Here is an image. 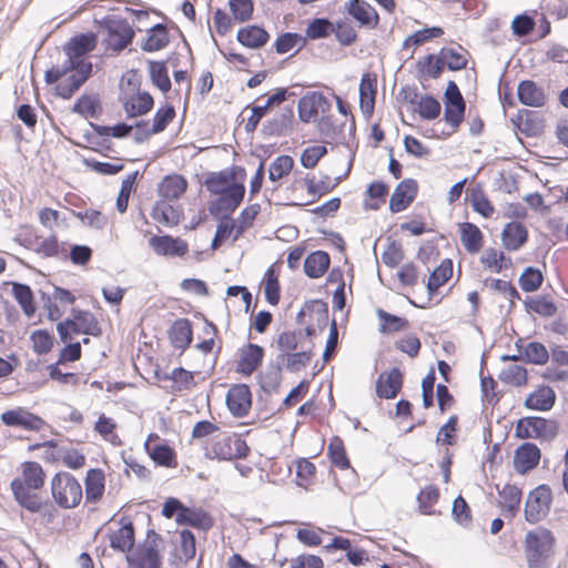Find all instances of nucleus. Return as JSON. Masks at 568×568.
<instances>
[{"instance_id": "1", "label": "nucleus", "mask_w": 568, "mask_h": 568, "mask_svg": "<svg viewBox=\"0 0 568 568\" xmlns=\"http://www.w3.org/2000/svg\"><path fill=\"white\" fill-rule=\"evenodd\" d=\"M44 483L45 473L42 466L38 462H23L21 476L13 478L10 484L16 503L29 513L51 515L54 510L52 503L38 493Z\"/></svg>"}, {"instance_id": "2", "label": "nucleus", "mask_w": 568, "mask_h": 568, "mask_svg": "<svg viewBox=\"0 0 568 568\" xmlns=\"http://www.w3.org/2000/svg\"><path fill=\"white\" fill-rule=\"evenodd\" d=\"M528 568H551L556 552V538L551 530L537 527L529 530L524 540Z\"/></svg>"}, {"instance_id": "3", "label": "nucleus", "mask_w": 568, "mask_h": 568, "mask_svg": "<svg viewBox=\"0 0 568 568\" xmlns=\"http://www.w3.org/2000/svg\"><path fill=\"white\" fill-rule=\"evenodd\" d=\"M100 29L105 31L103 43L115 53L123 51L134 39L135 32L125 18L109 14L100 21Z\"/></svg>"}, {"instance_id": "4", "label": "nucleus", "mask_w": 568, "mask_h": 568, "mask_svg": "<svg viewBox=\"0 0 568 568\" xmlns=\"http://www.w3.org/2000/svg\"><path fill=\"white\" fill-rule=\"evenodd\" d=\"M559 434V423L541 416L520 418L515 428V435L521 439L535 438L541 443H551Z\"/></svg>"}, {"instance_id": "5", "label": "nucleus", "mask_w": 568, "mask_h": 568, "mask_svg": "<svg viewBox=\"0 0 568 568\" xmlns=\"http://www.w3.org/2000/svg\"><path fill=\"white\" fill-rule=\"evenodd\" d=\"M250 447L241 435H222L214 439L205 450V457L217 460L244 459L250 454Z\"/></svg>"}, {"instance_id": "6", "label": "nucleus", "mask_w": 568, "mask_h": 568, "mask_svg": "<svg viewBox=\"0 0 568 568\" xmlns=\"http://www.w3.org/2000/svg\"><path fill=\"white\" fill-rule=\"evenodd\" d=\"M54 501L64 509L77 507L82 499L80 483L69 473H57L51 480Z\"/></svg>"}, {"instance_id": "7", "label": "nucleus", "mask_w": 568, "mask_h": 568, "mask_svg": "<svg viewBox=\"0 0 568 568\" xmlns=\"http://www.w3.org/2000/svg\"><path fill=\"white\" fill-rule=\"evenodd\" d=\"M217 197L209 203V212L216 220H229L243 202L244 184H232L227 190L216 194Z\"/></svg>"}, {"instance_id": "8", "label": "nucleus", "mask_w": 568, "mask_h": 568, "mask_svg": "<svg viewBox=\"0 0 568 568\" xmlns=\"http://www.w3.org/2000/svg\"><path fill=\"white\" fill-rule=\"evenodd\" d=\"M551 489L542 484L532 489L526 499L525 519L529 524H537L545 518L551 505Z\"/></svg>"}, {"instance_id": "9", "label": "nucleus", "mask_w": 568, "mask_h": 568, "mask_svg": "<svg viewBox=\"0 0 568 568\" xmlns=\"http://www.w3.org/2000/svg\"><path fill=\"white\" fill-rule=\"evenodd\" d=\"M293 129L294 110L291 104L282 108L272 119L265 121L261 132L264 136H286Z\"/></svg>"}, {"instance_id": "10", "label": "nucleus", "mask_w": 568, "mask_h": 568, "mask_svg": "<svg viewBox=\"0 0 568 568\" xmlns=\"http://www.w3.org/2000/svg\"><path fill=\"white\" fill-rule=\"evenodd\" d=\"M541 450L530 442L519 445L514 453V469L519 475H526L534 470L540 463Z\"/></svg>"}, {"instance_id": "11", "label": "nucleus", "mask_w": 568, "mask_h": 568, "mask_svg": "<svg viewBox=\"0 0 568 568\" xmlns=\"http://www.w3.org/2000/svg\"><path fill=\"white\" fill-rule=\"evenodd\" d=\"M511 123L526 136L536 138L541 135L545 129V119L538 111L520 109L511 118Z\"/></svg>"}, {"instance_id": "12", "label": "nucleus", "mask_w": 568, "mask_h": 568, "mask_svg": "<svg viewBox=\"0 0 568 568\" xmlns=\"http://www.w3.org/2000/svg\"><path fill=\"white\" fill-rule=\"evenodd\" d=\"M226 406L234 417L246 416L252 406L250 387L246 384L233 385L226 394Z\"/></svg>"}, {"instance_id": "13", "label": "nucleus", "mask_w": 568, "mask_h": 568, "mask_svg": "<svg viewBox=\"0 0 568 568\" xmlns=\"http://www.w3.org/2000/svg\"><path fill=\"white\" fill-rule=\"evenodd\" d=\"M418 193V183L414 179H405L397 184L390 200L389 210L392 213L405 211L416 199Z\"/></svg>"}, {"instance_id": "14", "label": "nucleus", "mask_w": 568, "mask_h": 568, "mask_svg": "<svg viewBox=\"0 0 568 568\" xmlns=\"http://www.w3.org/2000/svg\"><path fill=\"white\" fill-rule=\"evenodd\" d=\"M265 351L262 346L248 343L240 349V359L235 372L245 376L252 375L262 364Z\"/></svg>"}, {"instance_id": "15", "label": "nucleus", "mask_w": 568, "mask_h": 568, "mask_svg": "<svg viewBox=\"0 0 568 568\" xmlns=\"http://www.w3.org/2000/svg\"><path fill=\"white\" fill-rule=\"evenodd\" d=\"M403 387V374L398 367L388 373H382L376 381V395L379 398L392 399L397 397Z\"/></svg>"}, {"instance_id": "16", "label": "nucleus", "mask_w": 568, "mask_h": 568, "mask_svg": "<svg viewBox=\"0 0 568 568\" xmlns=\"http://www.w3.org/2000/svg\"><path fill=\"white\" fill-rule=\"evenodd\" d=\"M97 47V36L93 32L80 33L72 37L64 45L67 57L78 61H88L87 55Z\"/></svg>"}, {"instance_id": "17", "label": "nucleus", "mask_w": 568, "mask_h": 568, "mask_svg": "<svg viewBox=\"0 0 568 568\" xmlns=\"http://www.w3.org/2000/svg\"><path fill=\"white\" fill-rule=\"evenodd\" d=\"M149 244L158 255L181 257L189 251V245L184 240L171 235H154L150 237Z\"/></svg>"}, {"instance_id": "18", "label": "nucleus", "mask_w": 568, "mask_h": 568, "mask_svg": "<svg viewBox=\"0 0 568 568\" xmlns=\"http://www.w3.org/2000/svg\"><path fill=\"white\" fill-rule=\"evenodd\" d=\"M496 489L501 500L498 506L503 508V514L508 519H514L520 508L523 491L519 487L511 484H506L501 489L496 485Z\"/></svg>"}, {"instance_id": "19", "label": "nucleus", "mask_w": 568, "mask_h": 568, "mask_svg": "<svg viewBox=\"0 0 568 568\" xmlns=\"http://www.w3.org/2000/svg\"><path fill=\"white\" fill-rule=\"evenodd\" d=\"M517 97L521 104L541 108L547 102L545 90L532 80H523L517 88Z\"/></svg>"}, {"instance_id": "20", "label": "nucleus", "mask_w": 568, "mask_h": 568, "mask_svg": "<svg viewBox=\"0 0 568 568\" xmlns=\"http://www.w3.org/2000/svg\"><path fill=\"white\" fill-rule=\"evenodd\" d=\"M121 528L110 535V547L121 552H129L135 545L133 523L126 517L120 520Z\"/></svg>"}, {"instance_id": "21", "label": "nucleus", "mask_w": 568, "mask_h": 568, "mask_svg": "<svg viewBox=\"0 0 568 568\" xmlns=\"http://www.w3.org/2000/svg\"><path fill=\"white\" fill-rule=\"evenodd\" d=\"M176 523L203 531H209L214 526V519L207 511L187 506H185L182 514H178Z\"/></svg>"}, {"instance_id": "22", "label": "nucleus", "mask_w": 568, "mask_h": 568, "mask_svg": "<svg viewBox=\"0 0 568 568\" xmlns=\"http://www.w3.org/2000/svg\"><path fill=\"white\" fill-rule=\"evenodd\" d=\"M235 170H240L244 173V169L236 166H233L231 170L207 173L204 180L206 190L215 195L227 190L232 184H242L241 182H235Z\"/></svg>"}, {"instance_id": "23", "label": "nucleus", "mask_w": 568, "mask_h": 568, "mask_svg": "<svg viewBox=\"0 0 568 568\" xmlns=\"http://www.w3.org/2000/svg\"><path fill=\"white\" fill-rule=\"evenodd\" d=\"M347 12L361 26L374 29L378 24L379 17L377 11L364 0H351L347 6Z\"/></svg>"}, {"instance_id": "24", "label": "nucleus", "mask_w": 568, "mask_h": 568, "mask_svg": "<svg viewBox=\"0 0 568 568\" xmlns=\"http://www.w3.org/2000/svg\"><path fill=\"white\" fill-rule=\"evenodd\" d=\"M92 68V62H88V64L84 65L83 71L72 73L65 79V81L58 83L55 87V94L63 100L71 99L81 85L91 77Z\"/></svg>"}, {"instance_id": "25", "label": "nucleus", "mask_w": 568, "mask_h": 568, "mask_svg": "<svg viewBox=\"0 0 568 568\" xmlns=\"http://www.w3.org/2000/svg\"><path fill=\"white\" fill-rule=\"evenodd\" d=\"M503 245L508 251H518L528 241V231L523 223L509 222L501 232Z\"/></svg>"}, {"instance_id": "26", "label": "nucleus", "mask_w": 568, "mask_h": 568, "mask_svg": "<svg viewBox=\"0 0 568 568\" xmlns=\"http://www.w3.org/2000/svg\"><path fill=\"white\" fill-rule=\"evenodd\" d=\"M153 437V435H149L148 440L145 442L144 446L145 449L151 457V459L159 466L173 468L178 466L176 463V453L175 450L169 446L165 442L155 444L154 446L150 445V439ZM155 438H158V435H154Z\"/></svg>"}, {"instance_id": "27", "label": "nucleus", "mask_w": 568, "mask_h": 568, "mask_svg": "<svg viewBox=\"0 0 568 568\" xmlns=\"http://www.w3.org/2000/svg\"><path fill=\"white\" fill-rule=\"evenodd\" d=\"M236 40L250 49L263 48L270 40V33L257 24H250L237 31Z\"/></svg>"}, {"instance_id": "28", "label": "nucleus", "mask_w": 568, "mask_h": 568, "mask_svg": "<svg viewBox=\"0 0 568 568\" xmlns=\"http://www.w3.org/2000/svg\"><path fill=\"white\" fill-rule=\"evenodd\" d=\"M169 338L173 347L185 351L193 339L192 323L187 318L176 320L170 327Z\"/></svg>"}, {"instance_id": "29", "label": "nucleus", "mask_w": 568, "mask_h": 568, "mask_svg": "<svg viewBox=\"0 0 568 568\" xmlns=\"http://www.w3.org/2000/svg\"><path fill=\"white\" fill-rule=\"evenodd\" d=\"M556 403V393L549 386H540L530 393L524 402L528 409L548 412Z\"/></svg>"}, {"instance_id": "30", "label": "nucleus", "mask_w": 568, "mask_h": 568, "mask_svg": "<svg viewBox=\"0 0 568 568\" xmlns=\"http://www.w3.org/2000/svg\"><path fill=\"white\" fill-rule=\"evenodd\" d=\"M154 106L153 97L146 92H138L123 102V109L128 119H133L148 114Z\"/></svg>"}, {"instance_id": "31", "label": "nucleus", "mask_w": 568, "mask_h": 568, "mask_svg": "<svg viewBox=\"0 0 568 568\" xmlns=\"http://www.w3.org/2000/svg\"><path fill=\"white\" fill-rule=\"evenodd\" d=\"M170 43V34L166 24L156 23L148 30V37L141 44L145 52H155L166 48Z\"/></svg>"}, {"instance_id": "32", "label": "nucleus", "mask_w": 568, "mask_h": 568, "mask_svg": "<svg viewBox=\"0 0 568 568\" xmlns=\"http://www.w3.org/2000/svg\"><path fill=\"white\" fill-rule=\"evenodd\" d=\"M331 264V256L325 251H315L308 254L304 261V272L310 278L323 276Z\"/></svg>"}, {"instance_id": "33", "label": "nucleus", "mask_w": 568, "mask_h": 568, "mask_svg": "<svg viewBox=\"0 0 568 568\" xmlns=\"http://www.w3.org/2000/svg\"><path fill=\"white\" fill-rule=\"evenodd\" d=\"M446 68L439 54H427L416 62V71L419 80L438 79Z\"/></svg>"}, {"instance_id": "34", "label": "nucleus", "mask_w": 568, "mask_h": 568, "mask_svg": "<svg viewBox=\"0 0 568 568\" xmlns=\"http://www.w3.org/2000/svg\"><path fill=\"white\" fill-rule=\"evenodd\" d=\"M104 473L99 468H91L85 477V498L89 503H98L104 493Z\"/></svg>"}, {"instance_id": "35", "label": "nucleus", "mask_w": 568, "mask_h": 568, "mask_svg": "<svg viewBox=\"0 0 568 568\" xmlns=\"http://www.w3.org/2000/svg\"><path fill=\"white\" fill-rule=\"evenodd\" d=\"M460 241L468 253L475 254L483 247L484 234L476 224L464 222L460 224Z\"/></svg>"}, {"instance_id": "36", "label": "nucleus", "mask_w": 568, "mask_h": 568, "mask_svg": "<svg viewBox=\"0 0 568 568\" xmlns=\"http://www.w3.org/2000/svg\"><path fill=\"white\" fill-rule=\"evenodd\" d=\"M187 189V181L180 174L168 175L159 185V194L165 200L180 199Z\"/></svg>"}, {"instance_id": "37", "label": "nucleus", "mask_w": 568, "mask_h": 568, "mask_svg": "<svg viewBox=\"0 0 568 568\" xmlns=\"http://www.w3.org/2000/svg\"><path fill=\"white\" fill-rule=\"evenodd\" d=\"M321 92L311 91L304 94L297 103L298 118L304 123L315 121L318 115V108L321 105L320 97Z\"/></svg>"}, {"instance_id": "38", "label": "nucleus", "mask_w": 568, "mask_h": 568, "mask_svg": "<svg viewBox=\"0 0 568 568\" xmlns=\"http://www.w3.org/2000/svg\"><path fill=\"white\" fill-rule=\"evenodd\" d=\"M72 112L84 119H99L102 114L101 101L98 97L82 94L73 104Z\"/></svg>"}, {"instance_id": "39", "label": "nucleus", "mask_w": 568, "mask_h": 568, "mask_svg": "<svg viewBox=\"0 0 568 568\" xmlns=\"http://www.w3.org/2000/svg\"><path fill=\"white\" fill-rule=\"evenodd\" d=\"M453 275V261L445 258L442 263L430 273L427 282V291L430 296L437 293L438 288L443 286Z\"/></svg>"}, {"instance_id": "40", "label": "nucleus", "mask_w": 568, "mask_h": 568, "mask_svg": "<svg viewBox=\"0 0 568 568\" xmlns=\"http://www.w3.org/2000/svg\"><path fill=\"white\" fill-rule=\"evenodd\" d=\"M12 294L23 313L31 317L37 311L34 294L31 287L23 283H12Z\"/></svg>"}, {"instance_id": "41", "label": "nucleus", "mask_w": 568, "mask_h": 568, "mask_svg": "<svg viewBox=\"0 0 568 568\" xmlns=\"http://www.w3.org/2000/svg\"><path fill=\"white\" fill-rule=\"evenodd\" d=\"M149 71L152 83L163 93L171 90V80L169 77L165 61H149Z\"/></svg>"}, {"instance_id": "42", "label": "nucleus", "mask_w": 568, "mask_h": 568, "mask_svg": "<svg viewBox=\"0 0 568 568\" xmlns=\"http://www.w3.org/2000/svg\"><path fill=\"white\" fill-rule=\"evenodd\" d=\"M74 317L78 321V328H74V333L98 336L101 334L99 322L95 316L89 311L72 310Z\"/></svg>"}, {"instance_id": "43", "label": "nucleus", "mask_w": 568, "mask_h": 568, "mask_svg": "<svg viewBox=\"0 0 568 568\" xmlns=\"http://www.w3.org/2000/svg\"><path fill=\"white\" fill-rule=\"evenodd\" d=\"M313 357L312 351H303L295 353H281L277 355L278 362L282 363V366L290 372H298L301 368L308 365Z\"/></svg>"}, {"instance_id": "44", "label": "nucleus", "mask_w": 568, "mask_h": 568, "mask_svg": "<svg viewBox=\"0 0 568 568\" xmlns=\"http://www.w3.org/2000/svg\"><path fill=\"white\" fill-rule=\"evenodd\" d=\"M414 111L417 112L423 120L432 121L440 115L442 105L435 97L425 94L419 98Z\"/></svg>"}, {"instance_id": "45", "label": "nucleus", "mask_w": 568, "mask_h": 568, "mask_svg": "<svg viewBox=\"0 0 568 568\" xmlns=\"http://www.w3.org/2000/svg\"><path fill=\"white\" fill-rule=\"evenodd\" d=\"M34 251L43 257H58L61 260L68 258L64 244H59L55 235H51L40 241Z\"/></svg>"}, {"instance_id": "46", "label": "nucleus", "mask_w": 568, "mask_h": 568, "mask_svg": "<svg viewBox=\"0 0 568 568\" xmlns=\"http://www.w3.org/2000/svg\"><path fill=\"white\" fill-rule=\"evenodd\" d=\"M282 363L277 361L276 364H271L266 371L260 375V385L265 393L277 390L282 382Z\"/></svg>"}, {"instance_id": "47", "label": "nucleus", "mask_w": 568, "mask_h": 568, "mask_svg": "<svg viewBox=\"0 0 568 568\" xmlns=\"http://www.w3.org/2000/svg\"><path fill=\"white\" fill-rule=\"evenodd\" d=\"M523 361L535 364L544 365L549 359V353L545 345L539 342H529L525 346H521Z\"/></svg>"}, {"instance_id": "48", "label": "nucleus", "mask_w": 568, "mask_h": 568, "mask_svg": "<svg viewBox=\"0 0 568 568\" xmlns=\"http://www.w3.org/2000/svg\"><path fill=\"white\" fill-rule=\"evenodd\" d=\"M327 452L331 463L334 466H336L339 469L351 468V463L346 455L344 443L338 436H335L331 439L327 447Z\"/></svg>"}, {"instance_id": "49", "label": "nucleus", "mask_w": 568, "mask_h": 568, "mask_svg": "<svg viewBox=\"0 0 568 568\" xmlns=\"http://www.w3.org/2000/svg\"><path fill=\"white\" fill-rule=\"evenodd\" d=\"M518 283L523 291L528 293L536 292L544 283V274L537 267L527 266L520 274Z\"/></svg>"}, {"instance_id": "50", "label": "nucleus", "mask_w": 568, "mask_h": 568, "mask_svg": "<svg viewBox=\"0 0 568 568\" xmlns=\"http://www.w3.org/2000/svg\"><path fill=\"white\" fill-rule=\"evenodd\" d=\"M377 315L381 321L382 333L400 332L409 326L407 318L390 314L382 308L377 311Z\"/></svg>"}, {"instance_id": "51", "label": "nucleus", "mask_w": 568, "mask_h": 568, "mask_svg": "<svg viewBox=\"0 0 568 568\" xmlns=\"http://www.w3.org/2000/svg\"><path fill=\"white\" fill-rule=\"evenodd\" d=\"M264 294L265 300L273 306L277 305L281 298V286L278 276L273 266L268 267L264 274Z\"/></svg>"}, {"instance_id": "52", "label": "nucleus", "mask_w": 568, "mask_h": 568, "mask_svg": "<svg viewBox=\"0 0 568 568\" xmlns=\"http://www.w3.org/2000/svg\"><path fill=\"white\" fill-rule=\"evenodd\" d=\"M151 216L163 224H178L180 221L178 211L165 201H158L153 205Z\"/></svg>"}, {"instance_id": "53", "label": "nucleus", "mask_w": 568, "mask_h": 568, "mask_svg": "<svg viewBox=\"0 0 568 568\" xmlns=\"http://www.w3.org/2000/svg\"><path fill=\"white\" fill-rule=\"evenodd\" d=\"M305 44L306 39L300 33L285 32L276 39L274 43V50L278 54H284L291 51L296 45H298V50H301Z\"/></svg>"}, {"instance_id": "54", "label": "nucleus", "mask_w": 568, "mask_h": 568, "mask_svg": "<svg viewBox=\"0 0 568 568\" xmlns=\"http://www.w3.org/2000/svg\"><path fill=\"white\" fill-rule=\"evenodd\" d=\"M91 129L100 136H113L116 139H123L131 134L133 129L132 124H128L125 122H120L113 126L101 125L94 122H89Z\"/></svg>"}, {"instance_id": "55", "label": "nucleus", "mask_w": 568, "mask_h": 568, "mask_svg": "<svg viewBox=\"0 0 568 568\" xmlns=\"http://www.w3.org/2000/svg\"><path fill=\"white\" fill-rule=\"evenodd\" d=\"M334 31V23L327 18H315L306 28V37L312 40L324 39Z\"/></svg>"}, {"instance_id": "56", "label": "nucleus", "mask_w": 568, "mask_h": 568, "mask_svg": "<svg viewBox=\"0 0 568 568\" xmlns=\"http://www.w3.org/2000/svg\"><path fill=\"white\" fill-rule=\"evenodd\" d=\"M165 381H173L176 392L189 390L195 386L194 375L183 367L174 368L171 374L164 375Z\"/></svg>"}, {"instance_id": "57", "label": "nucleus", "mask_w": 568, "mask_h": 568, "mask_svg": "<svg viewBox=\"0 0 568 568\" xmlns=\"http://www.w3.org/2000/svg\"><path fill=\"white\" fill-rule=\"evenodd\" d=\"M444 34V30L440 27H429L422 30H418L407 37L403 43V48H409V47H418L424 44L425 42L438 38Z\"/></svg>"}, {"instance_id": "58", "label": "nucleus", "mask_w": 568, "mask_h": 568, "mask_svg": "<svg viewBox=\"0 0 568 568\" xmlns=\"http://www.w3.org/2000/svg\"><path fill=\"white\" fill-rule=\"evenodd\" d=\"M138 175L139 171H134L133 173L129 174L125 179L122 180L120 192L118 194L115 203L116 210L120 213H125L128 210L129 199L134 190V184Z\"/></svg>"}, {"instance_id": "59", "label": "nucleus", "mask_w": 568, "mask_h": 568, "mask_svg": "<svg viewBox=\"0 0 568 568\" xmlns=\"http://www.w3.org/2000/svg\"><path fill=\"white\" fill-rule=\"evenodd\" d=\"M525 307L527 312H535L542 317H550L557 313L556 304L552 301L546 300V297H527Z\"/></svg>"}, {"instance_id": "60", "label": "nucleus", "mask_w": 568, "mask_h": 568, "mask_svg": "<svg viewBox=\"0 0 568 568\" xmlns=\"http://www.w3.org/2000/svg\"><path fill=\"white\" fill-rule=\"evenodd\" d=\"M444 120L456 130L465 119L466 102H444Z\"/></svg>"}, {"instance_id": "61", "label": "nucleus", "mask_w": 568, "mask_h": 568, "mask_svg": "<svg viewBox=\"0 0 568 568\" xmlns=\"http://www.w3.org/2000/svg\"><path fill=\"white\" fill-rule=\"evenodd\" d=\"M452 516L463 527H469L473 520L471 510L463 496H457L453 503Z\"/></svg>"}, {"instance_id": "62", "label": "nucleus", "mask_w": 568, "mask_h": 568, "mask_svg": "<svg viewBox=\"0 0 568 568\" xmlns=\"http://www.w3.org/2000/svg\"><path fill=\"white\" fill-rule=\"evenodd\" d=\"M294 160L290 155L277 156L270 165L268 179L273 182L278 181L284 175H287L293 169Z\"/></svg>"}, {"instance_id": "63", "label": "nucleus", "mask_w": 568, "mask_h": 568, "mask_svg": "<svg viewBox=\"0 0 568 568\" xmlns=\"http://www.w3.org/2000/svg\"><path fill=\"white\" fill-rule=\"evenodd\" d=\"M174 118L175 109L172 104H166L158 109L153 118L151 132H154L155 134L163 132Z\"/></svg>"}, {"instance_id": "64", "label": "nucleus", "mask_w": 568, "mask_h": 568, "mask_svg": "<svg viewBox=\"0 0 568 568\" xmlns=\"http://www.w3.org/2000/svg\"><path fill=\"white\" fill-rule=\"evenodd\" d=\"M458 427V416L452 415L444 424L436 436V443L453 446L456 444V432Z\"/></svg>"}]
</instances>
